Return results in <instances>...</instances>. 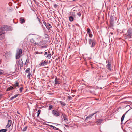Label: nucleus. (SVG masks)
Masks as SVG:
<instances>
[{
    "label": "nucleus",
    "mask_w": 132,
    "mask_h": 132,
    "mask_svg": "<svg viewBox=\"0 0 132 132\" xmlns=\"http://www.w3.org/2000/svg\"><path fill=\"white\" fill-rule=\"evenodd\" d=\"M132 36V29L129 28L127 30V32L124 35L125 39L130 38Z\"/></svg>",
    "instance_id": "nucleus-1"
},
{
    "label": "nucleus",
    "mask_w": 132,
    "mask_h": 132,
    "mask_svg": "<svg viewBox=\"0 0 132 132\" xmlns=\"http://www.w3.org/2000/svg\"><path fill=\"white\" fill-rule=\"evenodd\" d=\"M0 29L2 31H9L12 30V28L10 26L5 25L2 26L0 28Z\"/></svg>",
    "instance_id": "nucleus-2"
},
{
    "label": "nucleus",
    "mask_w": 132,
    "mask_h": 132,
    "mask_svg": "<svg viewBox=\"0 0 132 132\" xmlns=\"http://www.w3.org/2000/svg\"><path fill=\"white\" fill-rule=\"evenodd\" d=\"M19 82H15V84L14 85L11 86L9 87L8 88L6 89V91H8L11 90H12L15 88L17 87H19Z\"/></svg>",
    "instance_id": "nucleus-3"
},
{
    "label": "nucleus",
    "mask_w": 132,
    "mask_h": 132,
    "mask_svg": "<svg viewBox=\"0 0 132 132\" xmlns=\"http://www.w3.org/2000/svg\"><path fill=\"white\" fill-rule=\"evenodd\" d=\"M88 41L89 44L90 45V46L92 48L95 46L96 43V42L95 39H89Z\"/></svg>",
    "instance_id": "nucleus-4"
},
{
    "label": "nucleus",
    "mask_w": 132,
    "mask_h": 132,
    "mask_svg": "<svg viewBox=\"0 0 132 132\" xmlns=\"http://www.w3.org/2000/svg\"><path fill=\"white\" fill-rule=\"evenodd\" d=\"M22 53V50L21 48L19 49L18 50H17L16 55V59H19L21 57V54Z\"/></svg>",
    "instance_id": "nucleus-5"
},
{
    "label": "nucleus",
    "mask_w": 132,
    "mask_h": 132,
    "mask_svg": "<svg viewBox=\"0 0 132 132\" xmlns=\"http://www.w3.org/2000/svg\"><path fill=\"white\" fill-rule=\"evenodd\" d=\"M52 112L54 116L57 117L59 116L60 114L62 113L61 111L55 110H52Z\"/></svg>",
    "instance_id": "nucleus-6"
},
{
    "label": "nucleus",
    "mask_w": 132,
    "mask_h": 132,
    "mask_svg": "<svg viewBox=\"0 0 132 132\" xmlns=\"http://www.w3.org/2000/svg\"><path fill=\"white\" fill-rule=\"evenodd\" d=\"M111 61L110 60H109L108 63L106 65L107 69L109 70H111Z\"/></svg>",
    "instance_id": "nucleus-7"
},
{
    "label": "nucleus",
    "mask_w": 132,
    "mask_h": 132,
    "mask_svg": "<svg viewBox=\"0 0 132 132\" xmlns=\"http://www.w3.org/2000/svg\"><path fill=\"white\" fill-rule=\"evenodd\" d=\"M110 24L111 26L113 27L114 24V18L113 16H111L110 18Z\"/></svg>",
    "instance_id": "nucleus-8"
},
{
    "label": "nucleus",
    "mask_w": 132,
    "mask_h": 132,
    "mask_svg": "<svg viewBox=\"0 0 132 132\" xmlns=\"http://www.w3.org/2000/svg\"><path fill=\"white\" fill-rule=\"evenodd\" d=\"M48 64V61H43V60H42L40 65V66H43L47 65Z\"/></svg>",
    "instance_id": "nucleus-9"
},
{
    "label": "nucleus",
    "mask_w": 132,
    "mask_h": 132,
    "mask_svg": "<svg viewBox=\"0 0 132 132\" xmlns=\"http://www.w3.org/2000/svg\"><path fill=\"white\" fill-rule=\"evenodd\" d=\"M97 112L96 113H92V114L89 115V116H87L86 118L85 119V121L86 120H87L88 119H90L92 118V117L94 115L95 113H97Z\"/></svg>",
    "instance_id": "nucleus-10"
},
{
    "label": "nucleus",
    "mask_w": 132,
    "mask_h": 132,
    "mask_svg": "<svg viewBox=\"0 0 132 132\" xmlns=\"http://www.w3.org/2000/svg\"><path fill=\"white\" fill-rule=\"evenodd\" d=\"M18 63L20 65V67H22L23 66V63L22 59L19 60Z\"/></svg>",
    "instance_id": "nucleus-11"
},
{
    "label": "nucleus",
    "mask_w": 132,
    "mask_h": 132,
    "mask_svg": "<svg viewBox=\"0 0 132 132\" xmlns=\"http://www.w3.org/2000/svg\"><path fill=\"white\" fill-rule=\"evenodd\" d=\"M62 117L63 116L62 118L64 119V121L66 122V120H67V116L64 113H62Z\"/></svg>",
    "instance_id": "nucleus-12"
},
{
    "label": "nucleus",
    "mask_w": 132,
    "mask_h": 132,
    "mask_svg": "<svg viewBox=\"0 0 132 132\" xmlns=\"http://www.w3.org/2000/svg\"><path fill=\"white\" fill-rule=\"evenodd\" d=\"M104 120L103 119H99L96 122V123L97 125H100L102 122Z\"/></svg>",
    "instance_id": "nucleus-13"
},
{
    "label": "nucleus",
    "mask_w": 132,
    "mask_h": 132,
    "mask_svg": "<svg viewBox=\"0 0 132 132\" xmlns=\"http://www.w3.org/2000/svg\"><path fill=\"white\" fill-rule=\"evenodd\" d=\"M20 22L21 24L24 23L25 21L24 19L22 17H20Z\"/></svg>",
    "instance_id": "nucleus-14"
},
{
    "label": "nucleus",
    "mask_w": 132,
    "mask_h": 132,
    "mask_svg": "<svg viewBox=\"0 0 132 132\" xmlns=\"http://www.w3.org/2000/svg\"><path fill=\"white\" fill-rule=\"evenodd\" d=\"M5 33V32H3L1 33L0 31V40H2L4 38V35H3V34Z\"/></svg>",
    "instance_id": "nucleus-15"
},
{
    "label": "nucleus",
    "mask_w": 132,
    "mask_h": 132,
    "mask_svg": "<svg viewBox=\"0 0 132 132\" xmlns=\"http://www.w3.org/2000/svg\"><path fill=\"white\" fill-rule=\"evenodd\" d=\"M12 124V121L10 120H9L8 121L7 125L6 126V127L7 128L9 127Z\"/></svg>",
    "instance_id": "nucleus-16"
},
{
    "label": "nucleus",
    "mask_w": 132,
    "mask_h": 132,
    "mask_svg": "<svg viewBox=\"0 0 132 132\" xmlns=\"http://www.w3.org/2000/svg\"><path fill=\"white\" fill-rule=\"evenodd\" d=\"M46 27L48 30H50L52 28V26L49 23H48L47 24V25L46 26Z\"/></svg>",
    "instance_id": "nucleus-17"
},
{
    "label": "nucleus",
    "mask_w": 132,
    "mask_h": 132,
    "mask_svg": "<svg viewBox=\"0 0 132 132\" xmlns=\"http://www.w3.org/2000/svg\"><path fill=\"white\" fill-rule=\"evenodd\" d=\"M30 42L33 45H37V43L36 42H35L33 38H32L30 40Z\"/></svg>",
    "instance_id": "nucleus-18"
},
{
    "label": "nucleus",
    "mask_w": 132,
    "mask_h": 132,
    "mask_svg": "<svg viewBox=\"0 0 132 132\" xmlns=\"http://www.w3.org/2000/svg\"><path fill=\"white\" fill-rule=\"evenodd\" d=\"M44 42L43 41H40L39 43H37V45L38 46H41L42 45L44 44Z\"/></svg>",
    "instance_id": "nucleus-19"
},
{
    "label": "nucleus",
    "mask_w": 132,
    "mask_h": 132,
    "mask_svg": "<svg viewBox=\"0 0 132 132\" xmlns=\"http://www.w3.org/2000/svg\"><path fill=\"white\" fill-rule=\"evenodd\" d=\"M129 110H128L127 112H126L124 114L122 117L121 119V121L122 122V121H123L125 115L126 114V113H127V112Z\"/></svg>",
    "instance_id": "nucleus-20"
},
{
    "label": "nucleus",
    "mask_w": 132,
    "mask_h": 132,
    "mask_svg": "<svg viewBox=\"0 0 132 132\" xmlns=\"http://www.w3.org/2000/svg\"><path fill=\"white\" fill-rule=\"evenodd\" d=\"M19 95V94H16L15 95H14L13 96L11 97L10 98V100H12L14 98H15L18 95Z\"/></svg>",
    "instance_id": "nucleus-21"
},
{
    "label": "nucleus",
    "mask_w": 132,
    "mask_h": 132,
    "mask_svg": "<svg viewBox=\"0 0 132 132\" xmlns=\"http://www.w3.org/2000/svg\"><path fill=\"white\" fill-rule=\"evenodd\" d=\"M50 126L52 128L55 130H59V129L58 128L55 127L54 126H53L52 125H50Z\"/></svg>",
    "instance_id": "nucleus-22"
},
{
    "label": "nucleus",
    "mask_w": 132,
    "mask_h": 132,
    "mask_svg": "<svg viewBox=\"0 0 132 132\" xmlns=\"http://www.w3.org/2000/svg\"><path fill=\"white\" fill-rule=\"evenodd\" d=\"M69 20L71 22H72L73 21L74 18L72 16H70L69 17Z\"/></svg>",
    "instance_id": "nucleus-23"
},
{
    "label": "nucleus",
    "mask_w": 132,
    "mask_h": 132,
    "mask_svg": "<svg viewBox=\"0 0 132 132\" xmlns=\"http://www.w3.org/2000/svg\"><path fill=\"white\" fill-rule=\"evenodd\" d=\"M58 80L57 77H56L55 80V84L57 85L60 84Z\"/></svg>",
    "instance_id": "nucleus-24"
},
{
    "label": "nucleus",
    "mask_w": 132,
    "mask_h": 132,
    "mask_svg": "<svg viewBox=\"0 0 132 132\" xmlns=\"http://www.w3.org/2000/svg\"><path fill=\"white\" fill-rule=\"evenodd\" d=\"M27 127H28L27 126H26L24 128H23V129H22L21 128V130L22 131L24 132L26 130L27 128Z\"/></svg>",
    "instance_id": "nucleus-25"
},
{
    "label": "nucleus",
    "mask_w": 132,
    "mask_h": 132,
    "mask_svg": "<svg viewBox=\"0 0 132 132\" xmlns=\"http://www.w3.org/2000/svg\"><path fill=\"white\" fill-rule=\"evenodd\" d=\"M51 56V54L49 53L46 56V57L48 59H50Z\"/></svg>",
    "instance_id": "nucleus-26"
},
{
    "label": "nucleus",
    "mask_w": 132,
    "mask_h": 132,
    "mask_svg": "<svg viewBox=\"0 0 132 132\" xmlns=\"http://www.w3.org/2000/svg\"><path fill=\"white\" fill-rule=\"evenodd\" d=\"M60 103L63 106H64L66 105V104L63 102L62 101H60Z\"/></svg>",
    "instance_id": "nucleus-27"
},
{
    "label": "nucleus",
    "mask_w": 132,
    "mask_h": 132,
    "mask_svg": "<svg viewBox=\"0 0 132 132\" xmlns=\"http://www.w3.org/2000/svg\"><path fill=\"white\" fill-rule=\"evenodd\" d=\"M29 59H27L26 60V62L25 63V64L26 65H27L29 63Z\"/></svg>",
    "instance_id": "nucleus-28"
},
{
    "label": "nucleus",
    "mask_w": 132,
    "mask_h": 132,
    "mask_svg": "<svg viewBox=\"0 0 132 132\" xmlns=\"http://www.w3.org/2000/svg\"><path fill=\"white\" fill-rule=\"evenodd\" d=\"M7 131V130L6 129H3L0 130V132H6Z\"/></svg>",
    "instance_id": "nucleus-29"
},
{
    "label": "nucleus",
    "mask_w": 132,
    "mask_h": 132,
    "mask_svg": "<svg viewBox=\"0 0 132 132\" xmlns=\"http://www.w3.org/2000/svg\"><path fill=\"white\" fill-rule=\"evenodd\" d=\"M30 68H28L25 71L26 73H28L29 72H30Z\"/></svg>",
    "instance_id": "nucleus-30"
},
{
    "label": "nucleus",
    "mask_w": 132,
    "mask_h": 132,
    "mask_svg": "<svg viewBox=\"0 0 132 132\" xmlns=\"http://www.w3.org/2000/svg\"><path fill=\"white\" fill-rule=\"evenodd\" d=\"M9 55V53L8 52L6 53L5 54V56L6 58H7Z\"/></svg>",
    "instance_id": "nucleus-31"
},
{
    "label": "nucleus",
    "mask_w": 132,
    "mask_h": 132,
    "mask_svg": "<svg viewBox=\"0 0 132 132\" xmlns=\"http://www.w3.org/2000/svg\"><path fill=\"white\" fill-rule=\"evenodd\" d=\"M44 36L46 39H47L49 37L48 35L47 34H45L44 35Z\"/></svg>",
    "instance_id": "nucleus-32"
},
{
    "label": "nucleus",
    "mask_w": 132,
    "mask_h": 132,
    "mask_svg": "<svg viewBox=\"0 0 132 132\" xmlns=\"http://www.w3.org/2000/svg\"><path fill=\"white\" fill-rule=\"evenodd\" d=\"M91 32V30L90 29L88 28L87 29V33L88 34H89L90 33V32Z\"/></svg>",
    "instance_id": "nucleus-33"
},
{
    "label": "nucleus",
    "mask_w": 132,
    "mask_h": 132,
    "mask_svg": "<svg viewBox=\"0 0 132 132\" xmlns=\"http://www.w3.org/2000/svg\"><path fill=\"white\" fill-rule=\"evenodd\" d=\"M3 73V70L0 69V76L2 75Z\"/></svg>",
    "instance_id": "nucleus-34"
},
{
    "label": "nucleus",
    "mask_w": 132,
    "mask_h": 132,
    "mask_svg": "<svg viewBox=\"0 0 132 132\" xmlns=\"http://www.w3.org/2000/svg\"><path fill=\"white\" fill-rule=\"evenodd\" d=\"M41 110H39L38 111L37 117L39 116V115L40 114Z\"/></svg>",
    "instance_id": "nucleus-35"
},
{
    "label": "nucleus",
    "mask_w": 132,
    "mask_h": 132,
    "mask_svg": "<svg viewBox=\"0 0 132 132\" xmlns=\"http://www.w3.org/2000/svg\"><path fill=\"white\" fill-rule=\"evenodd\" d=\"M53 108V106L52 105H50L49 107V110H51Z\"/></svg>",
    "instance_id": "nucleus-36"
},
{
    "label": "nucleus",
    "mask_w": 132,
    "mask_h": 132,
    "mask_svg": "<svg viewBox=\"0 0 132 132\" xmlns=\"http://www.w3.org/2000/svg\"><path fill=\"white\" fill-rule=\"evenodd\" d=\"M31 75V73L30 72H29L28 74L27 75V77L29 78H30V77Z\"/></svg>",
    "instance_id": "nucleus-37"
},
{
    "label": "nucleus",
    "mask_w": 132,
    "mask_h": 132,
    "mask_svg": "<svg viewBox=\"0 0 132 132\" xmlns=\"http://www.w3.org/2000/svg\"><path fill=\"white\" fill-rule=\"evenodd\" d=\"M47 47V46L46 45H44L43 46H42L41 47L42 48H46Z\"/></svg>",
    "instance_id": "nucleus-38"
},
{
    "label": "nucleus",
    "mask_w": 132,
    "mask_h": 132,
    "mask_svg": "<svg viewBox=\"0 0 132 132\" xmlns=\"http://www.w3.org/2000/svg\"><path fill=\"white\" fill-rule=\"evenodd\" d=\"M37 19L38 20V21H39V23H41V22L40 19L39 18H38V17H37Z\"/></svg>",
    "instance_id": "nucleus-39"
},
{
    "label": "nucleus",
    "mask_w": 132,
    "mask_h": 132,
    "mask_svg": "<svg viewBox=\"0 0 132 132\" xmlns=\"http://www.w3.org/2000/svg\"><path fill=\"white\" fill-rule=\"evenodd\" d=\"M23 89V87H21L20 88L19 90H20V93L22 92Z\"/></svg>",
    "instance_id": "nucleus-40"
},
{
    "label": "nucleus",
    "mask_w": 132,
    "mask_h": 132,
    "mask_svg": "<svg viewBox=\"0 0 132 132\" xmlns=\"http://www.w3.org/2000/svg\"><path fill=\"white\" fill-rule=\"evenodd\" d=\"M77 15L79 16H81V13L80 12H79L77 13Z\"/></svg>",
    "instance_id": "nucleus-41"
},
{
    "label": "nucleus",
    "mask_w": 132,
    "mask_h": 132,
    "mask_svg": "<svg viewBox=\"0 0 132 132\" xmlns=\"http://www.w3.org/2000/svg\"><path fill=\"white\" fill-rule=\"evenodd\" d=\"M89 35V37L90 38H92L93 36V35L92 34L89 33L88 34Z\"/></svg>",
    "instance_id": "nucleus-42"
},
{
    "label": "nucleus",
    "mask_w": 132,
    "mask_h": 132,
    "mask_svg": "<svg viewBox=\"0 0 132 132\" xmlns=\"http://www.w3.org/2000/svg\"><path fill=\"white\" fill-rule=\"evenodd\" d=\"M57 5L56 4L54 5V6L55 8H56L57 7Z\"/></svg>",
    "instance_id": "nucleus-43"
},
{
    "label": "nucleus",
    "mask_w": 132,
    "mask_h": 132,
    "mask_svg": "<svg viewBox=\"0 0 132 132\" xmlns=\"http://www.w3.org/2000/svg\"><path fill=\"white\" fill-rule=\"evenodd\" d=\"M68 98L69 99H71L72 98V97L70 96H68Z\"/></svg>",
    "instance_id": "nucleus-44"
},
{
    "label": "nucleus",
    "mask_w": 132,
    "mask_h": 132,
    "mask_svg": "<svg viewBox=\"0 0 132 132\" xmlns=\"http://www.w3.org/2000/svg\"><path fill=\"white\" fill-rule=\"evenodd\" d=\"M43 23L45 25V26H46L47 25V24H46V22H45V21H44L43 22Z\"/></svg>",
    "instance_id": "nucleus-45"
},
{
    "label": "nucleus",
    "mask_w": 132,
    "mask_h": 132,
    "mask_svg": "<svg viewBox=\"0 0 132 132\" xmlns=\"http://www.w3.org/2000/svg\"><path fill=\"white\" fill-rule=\"evenodd\" d=\"M2 94H0V99L2 97Z\"/></svg>",
    "instance_id": "nucleus-46"
},
{
    "label": "nucleus",
    "mask_w": 132,
    "mask_h": 132,
    "mask_svg": "<svg viewBox=\"0 0 132 132\" xmlns=\"http://www.w3.org/2000/svg\"><path fill=\"white\" fill-rule=\"evenodd\" d=\"M65 125L66 127H69V126L68 125H66L65 124Z\"/></svg>",
    "instance_id": "nucleus-47"
},
{
    "label": "nucleus",
    "mask_w": 132,
    "mask_h": 132,
    "mask_svg": "<svg viewBox=\"0 0 132 132\" xmlns=\"http://www.w3.org/2000/svg\"><path fill=\"white\" fill-rule=\"evenodd\" d=\"M47 54V52H45L44 55H46Z\"/></svg>",
    "instance_id": "nucleus-48"
},
{
    "label": "nucleus",
    "mask_w": 132,
    "mask_h": 132,
    "mask_svg": "<svg viewBox=\"0 0 132 132\" xmlns=\"http://www.w3.org/2000/svg\"><path fill=\"white\" fill-rule=\"evenodd\" d=\"M35 53H36V54H39L38 52H36Z\"/></svg>",
    "instance_id": "nucleus-49"
},
{
    "label": "nucleus",
    "mask_w": 132,
    "mask_h": 132,
    "mask_svg": "<svg viewBox=\"0 0 132 132\" xmlns=\"http://www.w3.org/2000/svg\"><path fill=\"white\" fill-rule=\"evenodd\" d=\"M110 34H111V35H113V33H112V32H110Z\"/></svg>",
    "instance_id": "nucleus-50"
},
{
    "label": "nucleus",
    "mask_w": 132,
    "mask_h": 132,
    "mask_svg": "<svg viewBox=\"0 0 132 132\" xmlns=\"http://www.w3.org/2000/svg\"><path fill=\"white\" fill-rule=\"evenodd\" d=\"M17 113L18 114H20L19 112H17Z\"/></svg>",
    "instance_id": "nucleus-51"
},
{
    "label": "nucleus",
    "mask_w": 132,
    "mask_h": 132,
    "mask_svg": "<svg viewBox=\"0 0 132 132\" xmlns=\"http://www.w3.org/2000/svg\"><path fill=\"white\" fill-rule=\"evenodd\" d=\"M68 26L69 27H70V25L69 24H68Z\"/></svg>",
    "instance_id": "nucleus-52"
},
{
    "label": "nucleus",
    "mask_w": 132,
    "mask_h": 132,
    "mask_svg": "<svg viewBox=\"0 0 132 132\" xmlns=\"http://www.w3.org/2000/svg\"><path fill=\"white\" fill-rule=\"evenodd\" d=\"M1 60H0V64H1Z\"/></svg>",
    "instance_id": "nucleus-53"
},
{
    "label": "nucleus",
    "mask_w": 132,
    "mask_h": 132,
    "mask_svg": "<svg viewBox=\"0 0 132 132\" xmlns=\"http://www.w3.org/2000/svg\"><path fill=\"white\" fill-rule=\"evenodd\" d=\"M35 13L36 15H37V14L36 13V12Z\"/></svg>",
    "instance_id": "nucleus-54"
},
{
    "label": "nucleus",
    "mask_w": 132,
    "mask_h": 132,
    "mask_svg": "<svg viewBox=\"0 0 132 132\" xmlns=\"http://www.w3.org/2000/svg\"><path fill=\"white\" fill-rule=\"evenodd\" d=\"M42 52H41L40 53V54H42Z\"/></svg>",
    "instance_id": "nucleus-55"
},
{
    "label": "nucleus",
    "mask_w": 132,
    "mask_h": 132,
    "mask_svg": "<svg viewBox=\"0 0 132 132\" xmlns=\"http://www.w3.org/2000/svg\"><path fill=\"white\" fill-rule=\"evenodd\" d=\"M33 11H34V12H35V11L34 10H33Z\"/></svg>",
    "instance_id": "nucleus-56"
},
{
    "label": "nucleus",
    "mask_w": 132,
    "mask_h": 132,
    "mask_svg": "<svg viewBox=\"0 0 132 132\" xmlns=\"http://www.w3.org/2000/svg\"><path fill=\"white\" fill-rule=\"evenodd\" d=\"M35 11H37L36 10H35Z\"/></svg>",
    "instance_id": "nucleus-57"
},
{
    "label": "nucleus",
    "mask_w": 132,
    "mask_h": 132,
    "mask_svg": "<svg viewBox=\"0 0 132 132\" xmlns=\"http://www.w3.org/2000/svg\"><path fill=\"white\" fill-rule=\"evenodd\" d=\"M86 35L87 36V34H86Z\"/></svg>",
    "instance_id": "nucleus-58"
},
{
    "label": "nucleus",
    "mask_w": 132,
    "mask_h": 132,
    "mask_svg": "<svg viewBox=\"0 0 132 132\" xmlns=\"http://www.w3.org/2000/svg\"><path fill=\"white\" fill-rule=\"evenodd\" d=\"M86 40H87V39L86 38Z\"/></svg>",
    "instance_id": "nucleus-59"
}]
</instances>
